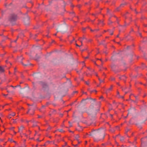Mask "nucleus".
Listing matches in <instances>:
<instances>
[{
  "instance_id": "nucleus-1",
  "label": "nucleus",
  "mask_w": 147,
  "mask_h": 147,
  "mask_svg": "<svg viewBox=\"0 0 147 147\" xmlns=\"http://www.w3.org/2000/svg\"><path fill=\"white\" fill-rule=\"evenodd\" d=\"M79 137L80 136L79 135H76L75 137V138H76V140H75L74 142H72V145L74 147H77L78 144H80V142L79 141V140H78Z\"/></svg>"
},
{
  "instance_id": "nucleus-2",
  "label": "nucleus",
  "mask_w": 147,
  "mask_h": 147,
  "mask_svg": "<svg viewBox=\"0 0 147 147\" xmlns=\"http://www.w3.org/2000/svg\"><path fill=\"white\" fill-rule=\"evenodd\" d=\"M17 18V16L14 14H12L11 15L9 18V20L10 21H14Z\"/></svg>"
},
{
  "instance_id": "nucleus-3",
  "label": "nucleus",
  "mask_w": 147,
  "mask_h": 147,
  "mask_svg": "<svg viewBox=\"0 0 147 147\" xmlns=\"http://www.w3.org/2000/svg\"><path fill=\"white\" fill-rule=\"evenodd\" d=\"M112 70L115 72L119 71L118 70V67L115 65H112L111 67Z\"/></svg>"
},
{
  "instance_id": "nucleus-4",
  "label": "nucleus",
  "mask_w": 147,
  "mask_h": 147,
  "mask_svg": "<svg viewBox=\"0 0 147 147\" xmlns=\"http://www.w3.org/2000/svg\"><path fill=\"white\" fill-rule=\"evenodd\" d=\"M117 18L115 16H112L111 17H110L109 19V21H111V20L113 21H114L116 20H117Z\"/></svg>"
},
{
  "instance_id": "nucleus-5",
  "label": "nucleus",
  "mask_w": 147,
  "mask_h": 147,
  "mask_svg": "<svg viewBox=\"0 0 147 147\" xmlns=\"http://www.w3.org/2000/svg\"><path fill=\"white\" fill-rule=\"evenodd\" d=\"M19 132L22 133L24 129V127L23 126H21L20 127H18Z\"/></svg>"
},
{
  "instance_id": "nucleus-6",
  "label": "nucleus",
  "mask_w": 147,
  "mask_h": 147,
  "mask_svg": "<svg viewBox=\"0 0 147 147\" xmlns=\"http://www.w3.org/2000/svg\"><path fill=\"white\" fill-rule=\"evenodd\" d=\"M16 115V113L14 112H12L11 114H9L7 116L8 118L10 119L11 118V116H14Z\"/></svg>"
},
{
  "instance_id": "nucleus-7",
  "label": "nucleus",
  "mask_w": 147,
  "mask_h": 147,
  "mask_svg": "<svg viewBox=\"0 0 147 147\" xmlns=\"http://www.w3.org/2000/svg\"><path fill=\"white\" fill-rule=\"evenodd\" d=\"M113 85H111L110 88L107 90L106 92H108L110 91H112L113 89Z\"/></svg>"
},
{
  "instance_id": "nucleus-8",
  "label": "nucleus",
  "mask_w": 147,
  "mask_h": 147,
  "mask_svg": "<svg viewBox=\"0 0 147 147\" xmlns=\"http://www.w3.org/2000/svg\"><path fill=\"white\" fill-rule=\"evenodd\" d=\"M101 24V25L102 26H103L104 25V24L103 23V20H98V24Z\"/></svg>"
},
{
  "instance_id": "nucleus-9",
  "label": "nucleus",
  "mask_w": 147,
  "mask_h": 147,
  "mask_svg": "<svg viewBox=\"0 0 147 147\" xmlns=\"http://www.w3.org/2000/svg\"><path fill=\"white\" fill-rule=\"evenodd\" d=\"M5 71V70L1 66H0V73H4Z\"/></svg>"
},
{
  "instance_id": "nucleus-10",
  "label": "nucleus",
  "mask_w": 147,
  "mask_h": 147,
  "mask_svg": "<svg viewBox=\"0 0 147 147\" xmlns=\"http://www.w3.org/2000/svg\"><path fill=\"white\" fill-rule=\"evenodd\" d=\"M28 112L30 113V114L31 115L33 114L34 113V111L32 110H29Z\"/></svg>"
},
{
  "instance_id": "nucleus-11",
  "label": "nucleus",
  "mask_w": 147,
  "mask_h": 147,
  "mask_svg": "<svg viewBox=\"0 0 147 147\" xmlns=\"http://www.w3.org/2000/svg\"><path fill=\"white\" fill-rule=\"evenodd\" d=\"M117 97L118 98H121V96L119 95V93L118 90L117 91Z\"/></svg>"
},
{
  "instance_id": "nucleus-12",
  "label": "nucleus",
  "mask_w": 147,
  "mask_h": 147,
  "mask_svg": "<svg viewBox=\"0 0 147 147\" xmlns=\"http://www.w3.org/2000/svg\"><path fill=\"white\" fill-rule=\"evenodd\" d=\"M85 21L86 22H90V21L91 22H93V21L92 20H90V19L89 18H87V19H86Z\"/></svg>"
},
{
  "instance_id": "nucleus-13",
  "label": "nucleus",
  "mask_w": 147,
  "mask_h": 147,
  "mask_svg": "<svg viewBox=\"0 0 147 147\" xmlns=\"http://www.w3.org/2000/svg\"><path fill=\"white\" fill-rule=\"evenodd\" d=\"M58 130L59 131V132H61L62 133H64L65 131L64 130H63V129H59Z\"/></svg>"
},
{
  "instance_id": "nucleus-14",
  "label": "nucleus",
  "mask_w": 147,
  "mask_h": 147,
  "mask_svg": "<svg viewBox=\"0 0 147 147\" xmlns=\"http://www.w3.org/2000/svg\"><path fill=\"white\" fill-rule=\"evenodd\" d=\"M112 21H113L112 20H111V21H109V22H108V24L109 25H110L111 23H112V22H113Z\"/></svg>"
},
{
  "instance_id": "nucleus-15",
  "label": "nucleus",
  "mask_w": 147,
  "mask_h": 147,
  "mask_svg": "<svg viewBox=\"0 0 147 147\" xmlns=\"http://www.w3.org/2000/svg\"><path fill=\"white\" fill-rule=\"evenodd\" d=\"M115 78L114 77H111L110 79V80L111 81H113L115 80Z\"/></svg>"
},
{
  "instance_id": "nucleus-16",
  "label": "nucleus",
  "mask_w": 147,
  "mask_h": 147,
  "mask_svg": "<svg viewBox=\"0 0 147 147\" xmlns=\"http://www.w3.org/2000/svg\"><path fill=\"white\" fill-rule=\"evenodd\" d=\"M85 83L87 85H89L90 84V82L89 81H86L85 82Z\"/></svg>"
},
{
  "instance_id": "nucleus-17",
  "label": "nucleus",
  "mask_w": 147,
  "mask_h": 147,
  "mask_svg": "<svg viewBox=\"0 0 147 147\" xmlns=\"http://www.w3.org/2000/svg\"><path fill=\"white\" fill-rule=\"evenodd\" d=\"M68 123L70 125H69V127H67V128L69 127H69H71L72 126V125H71V123H70V121H69L68 122Z\"/></svg>"
},
{
  "instance_id": "nucleus-18",
  "label": "nucleus",
  "mask_w": 147,
  "mask_h": 147,
  "mask_svg": "<svg viewBox=\"0 0 147 147\" xmlns=\"http://www.w3.org/2000/svg\"><path fill=\"white\" fill-rule=\"evenodd\" d=\"M67 142H65V145H62V147H64L65 146L67 145Z\"/></svg>"
},
{
  "instance_id": "nucleus-19",
  "label": "nucleus",
  "mask_w": 147,
  "mask_h": 147,
  "mask_svg": "<svg viewBox=\"0 0 147 147\" xmlns=\"http://www.w3.org/2000/svg\"><path fill=\"white\" fill-rule=\"evenodd\" d=\"M120 140L122 141H123L124 140V138L123 137H121V138H120Z\"/></svg>"
},
{
  "instance_id": "nucleus-20",
  "label": "nucleus",
  "mask_w": 147,
  "mask_h": 147,
  "mask_svg": "<svg viewBox=\"0 0 147 147\" xmlns=\"http://www.w3.org/2000/svg\"><path fill=\"white\" fill-rule=\"evenodd\" d=\"M79 40L81 42V44H82V38H79Z\"/></svg>"
},
{
  "instance_id": "nucleus-21",
  "label": "nucleus",
  "mask_w": 147,
  "mask_h": 147,
  "mask_svg": "<svg viewBox=\"0 0 147 147\" xmlns=\"http://www.w3.org/2000/svg\"><path fill=\"white\" fill-rule=\"evenodd\" d=\"M22 65L24 66H27L28 65L27 64H24L22 62Z\"/></svg>"
},
{
  "instance_id": "nucleus-22",
  "label": "nucleus",
  "mask_w": 147,
  "mask_h": 147,
  "mask_svg": "<svg viewBox=\"0 0 147 147\" xmlns=\"http://www.w3.org/2000/svg\"><path fill=\"white\" fill-rule=\"evenodd\" d=\"M10 141L11 142H16L15 141L13 140L12 139H10Z\"/></svg>"
},
{
  "instance_id": "nucleus-23",
  "label": "nucleus",
  "mask_w": 147,
  "mask_h": 147,
  "mask_svg": "<svg viewBox=\"0 0 147 147\" xmlns=\"http://www.w3.org/2000/svg\"><path fill=\"white\" fill-rule=\"evenodd\" d=\"M126 89V88L125 87L124 88H122V90L124 91L125 90V89Z\"/></svg>"
},
{
  "instance_id": "nucleus-24",
  "label": "nucleus",
  "mask_w": 147,
  "mask_h": 147,
  "mask_svg": "<svg viewBox=\"0 0 147 147\" xmlns=\"http://www.w3.org/2000/svg\"><path fill=\"white\" fill-rule=\"evenodd\" d=\"M64 122H65V121H63V124L62 125V127H65V125H64Z\"/></svg>"
},
{
  "instance_id": "nucleus-25",
  "label": "nucleus",
  "mask_w": 147,
  "mask_h": 147,
  "mask_svg": "<svg viewBox=\"0 0 147 147\" xmlns=\"http://www.w3.org/2000/svg\"><path fill=\"white\" fill-rule=\"evenodd\" d=\"M82 65H83L82 67H83L84 66H85V63H84V62H82Z\"/></svg>"
},
{
  "instance_id": "nucleus-26",
  "label": "nucleus",
  "mask_w": 147,
  "mask_h": 147,
  "mask_svg": "<svg viewBox=\"0 0 147 147\" xmlns=\"http://www.w3.org/2000/svg\"><path fill=\"white\" fill-rule=\"evenodd\" d=\"M115 11H119V8L118 7V8H117L116 9Z\"/></svg>"
},
{
  "instance_id": "nucleus-27",
  "label": "nucleus",
  "mask_w": 147,
  "mask_h": 147,
  "mask_svg": "<svg viewBox=\"0 0 147 147\" xmlns=\"http://www.w3.org/2000/svg\"><path fill=\"white\" fill-rule=\"evenodd\" d=\"M77 6L79 8H80L81 7V5H78Z\"/></svg>"
},
{
  "instance_id": "nucleus-28",
  "label": "nucleus",
  "mask_w": 147,
  "mask_h": 147,
  "mask_svg": "<svg viewBox=\"0 0 147 147\" xmlns=\"http://www.w3.org/2000/svg\"><path fill=\"white\" fill-rule=\"evenodd\" d=\"M125 78V77L124 76H122V77H121V78H121L122 79H123V78Z\"/></svg>"
},
{
  "instance_id": "nucleus-29",
  "label": "nucleus",
  "mask_w": 147,
  "mask_h": 147,
  "mask_svg": "<svg viewBox=\"0 0 147 147\" xmlns=\"http://www.w3.org/2000/svg\"><path fill=\"white\" fill-rule=\"evenodd\" d=\"M36 140L38 142H40L41 141V140H40L38 138Z\"/></svg>"
},
{
  "instance_id": "nucleus-30",
  "label": "nucleus",
  "mask_w": 147,
  "mask_h": 147,
  "mask_svg": "<svg viewBox=\"0 0 147 147\" xmlns=\"http://www.w3.org/2000/svg\"><path fill=\"white\" fill-rule=\"evenodd\" d=\"M95 92L96 93L97 92V91L96 90H94L92 91V92Z\"/></svg>"
},
{
  "instance_id": "nucleus-31",
  "label": "nucleus",
  "mask_w": 147,
  "mask_h": 147,
  "mask_svg": "<svg viewBox=\"0 0 147 147\" xmlns=\"http://www.w3.org/2000/svg\"><path fill=\"white\" fill-rule=\"evenodd\" d=\"M139 36H140L141 37H142L141 34V33H139Z\"/></svg>"
},
{
  "instance_id": "nucleus-32",
  "label": "nucleus",
  "mask_w": 147,
  "mask_h": 147,
  "mask_svg": "<svg viewBox=\"0 0 147 147\" xmlns=\"http://www.w3.org/2000/svg\"><path fill=\"white\" fill-rule=\"evenodd\" d=\"M113 31H112L111 33H110V34H111V35H113Z\"/></svg>"
},
{
  "instance_id": "nucleus-33",
  "label": "nucleus",
  "mask_w": 147,
  "mask_h": 147,
  "mask_svg": "<svg viewBox=\"0 0 147 147\" xmlns=\"http://www.w3.org/2000/svg\"><path fill=\"white\" fill-rule=\"evenodd\" d=\"M69 131L70 132H72V133H74V132H73V131H70V130H69Z\"/></svg>"
},
{
  "instance_id": "nucleus-34",
  "label": "nucleus",
  "mask_w": 147,
  "mask_h": 147,
  "mask_svg": "<svg viewBox=\"0 0 147 147\" xmlns=\"http://www.w3.org/2000/svg\"><path fill=\"white\" fill-rule=\"evenodd\" d=\"M103 98V97L102 96H101L99 98H100V99H101V98Z\"/></svg>"
},
{
  "instance_id": "nucleus-35",
  "label": "nucleus",
  "mask_w": 147,
  "mask_h": 147,
  "mask_svg": "<svg viewBox=\"0 0 147 147\" xmlns=\"http://www.w3.org/2000/svg\"><path fill=\"white\" fill-rule=\"evenodd\" d=\"M83 94H85L86 95L87 94V93L86 92H83Z\"/></svg>"
},
{
  "instance_id": "nucleus-36",
  "label": "nucleus",
  "mask_w": 147,
  "mask_h": 147,
  "mask_svg": "<svg viewBox=\"0 0 147 147\" xmlns=\"http://www.w3.org/2000/svg\"><path fill=\"white\" fill-rule=\"evenodd\" d=\"M121 98H122L123 99L124 98V96H121Z\"/></svg>"
},
{
  "instance_id": "nucleus-37",
  "label": "nucleus",
  "mask_w": 147,
  "mask_h": 147,
  "mask_svg": "<svg viewBox=\"0 0 147 147\" xmlns=\"http://www.w3.org/2000/svg\"><path fill=\"white\" fill-rule=\"evenodd\" d=\"M12 120L13 121V123H15V120H14V119H12Z\"/></svg>"
},
{
  "instance_id": "nucleus-38",
  "label": "nucleus",
  "mask_w": 147,
  "mask_h": 147,
  "mask_svg": "<svg viewBox=\"0 0 147 147\" xmlns=\"http://www.w3.org/2000/svg\"><path fill=\"white\" fill-rule=\"evenodd\" d=\"M76 46H78V47H80V46L79 45H78L77 43H76Z\"/></svg>"
},
{
  "instance_id": "nucleus-39",
  "label": "nucleus",
  "mask_w": 147,
  "mask_h": 147,
  "mask_svg": "<svg viewBox=\"0 0 147 147\" xmlns=\"http://www.w3.org/2000/svg\"><path fill=\"white\" fill-rule=\"evenodd\" d=\"M116 84H117L118 85V86H120L119 84V83L117 82V83H116Z\"/></svg>"
},
{
  "instance_id": "nucleus-40",
  "label": "nucleus",
  "mask_w": 147,
  "mask_h": 147,
  "mask_svg": "<svg viewBox=\"0 0 147 147\" xmlns=\"http://www.w3.org/2000/svg\"><path fill=\"white\" fill-rule=\"evenodd\" d=\"M13 132L14 133V134H16V132H15L14 130H13Z\"/></svg>"
},
{
  "instance_id": "nucleus-41",
  "label": "nucleus",
  "mask_w": 147,
  "mask_h": 147,
  "mask_svg": "<svg viewBox=\"0 0 147 147\" xmlns=\"http://www.w3.org/2000/svg\"><path fill=\"white\" fill-rule=\"evenodd\" d=\"M88 57H86L85 58V59H88Z\"/></svg>"
},
{
  "instance_id": "nucleus-42",
  "label": "nucleus",
  "mask_w": 147,
  "mask_h": 147,
  "mask_svg": "<svg viewBox=\"0 0 147 147\" xmlns=\"http://www.w3.org/2000/svg\"><path fill=\"white\" fill-rule=\"evenodd\" d=\"M97 60H100L101 61H102V60L101 59H97Z\"/></svg>"
},
{
  "instance_id": "nucleus-43",
  "label": "nucleus",
  "mask_w": 147,
  "mask_h": 147,
  "mask_svg": "<svg viewBox=\"0 0 147 147\" xmlns=\"http://www.w3.org/2000/svg\"><path fill=\"white\" fill-rule=\"evenodd\" d=\"M85 144H86L87 143V141H85Z\"/></svg>"
},
{
  "instance_id": "nucleus-44",
  "label": "nucleus",
  "mask_w": 147,
  "mask_h": 147,
  "mask_svg": "<svg viewBox=\"0 0 147 147\" xmlns=\"http://www.w3.org/2000/svg\"><path fill=\"white\" fill-rule=\"evenodd\" d=\"M119 34H118L117 36V37H119Z\"/></svg>"
},
{
  "instance_id": "nucleus-45",
  "label": "nucleus",
  "mask_w": 147,
  "mask_h": 147,
  "mask_svg": "<svg viewBox=\"0 0 147 147\" xmlns=\"http://www.w3.org/2000/svg\"><path fill=\"white\" fill-rule=\"evenodd\" d=\"M143 139H144V138H142V139H141V141H142V140H143Z\"/></svg>"
},
{
  "instance_id": "nucleus-46",
  "label": "nucleus",
  "mask_w": 147,
  "mask_h": 147,
  "mask_svg": "<svg viewBox=\"0 0 147 147\" xmlns=\"http://www.w3.org/2000/svg\"><path fill=\"white\" fill-rule=\"evenodd\" d=\"M92 15L96 16V14H93V13L92 14Z\"/></svg>"
},
{
  "instance_id": "nucleus-47",
  "label": "nucleus",
  "mask_w": 147,
  "mask_h": 147,
  "mask_svg": "<svg viewBox=\"0 0 147 147\" xmlns=\"http://www.w3.org/2000/svg\"><path fill=\"white\" fill-rule=\"evenodd\" d=\"M95 75L96 76H98V74L97 73Z\"/></svg>"
},
{
  "instance_id": "nucleus-48",
  "label": "nucleus",
  "mask_w": 147,
  "mask_h": 147,
  "mask_svg": "<svg viewBox=\"0 0 147 147\" xmlns=\"http://www.w3.org/2000/svg\"><path fill=\"white\" fill-rule=\"evenodd\" d=\"M128 92H125V94H126Z\"/></svg>"
},
{
  "instance_id": "nucleus-49",
  "label": "nucleus",
  "mask_w": 147,
  "mask_h": 147,
  "mask_svg": "<svg viewBox=\"0 0 147 147\" xmlns=\"http://www.w3.org/2000/svg\"><path fill=\"white\" fill-rule=\"evenodd\" d=\"M107 13L109 12V9H107Z\"/></svg>"
},
{
  "instance_id": "nucleus-50",
  "label": "nucleus",
  "mask_w": 147,
  "mask_h": 147,
  "mask_svg": "<svg viewBox=\"0 0 147 147\" xmlns=\"http://www.w3.org/2000/svg\"><path fill=\"white\" fill-rule=\"evenodd\" d=\"M40 117H40V116H38V118H40Z\"/></svg>"
},
{
  "instance_id": "nucleus-51",
  "label": "nucleus",
  "mask_w": 147,
  "mask_h": 147,
  "mask_svg": "<svg viewBox=\"0 0 147 147\" xmlns=\"http://www.w3.org/2000/svg\"><path fill=\"white\" fill-rule=\"evenodd\" d=\"M109 37L106 36V38H109Z\"/></svg>"
},
{
  "instance_id": "nucleus-52",
  "label": "nucleus",
  "mask_w": 147,
  "mask_h": 147,
  "mask_svg": "<svg viewBox=\"0 0 147 147\" xmlns=\"http://www.w3.org/2000/svg\"><path fill=\"white\" fill-rule=\"evenodd\" d=\"M94 64H95L96 65H97V64H96V62H94Z\"/></svg>"
},
{
  "instance_id": "nucleus-53",
  "label": "nucleus",
  "mask_w": 147,
  "mask_h": 147,
  "mask_svg": "<svg viewBox=\"0 0 147 147\" xmlns=\"http://www.w3.org/2000/svg\"><path fill=\"white\" fill-rule=\"evenodd\" d=\"M110 115L111 116V117H112V116H113V115H112L111 114V115Z\"/></svg>"
},
{
  "instance_id": "nucleus-54",
  "label": "nucleus",
  "mask_w": 147,
  "mask_h": 147,
  "mask_svg": "<svg viewBox=\"0 0 147 147\" xmlns=\"http://www.w3.org/2000/svg\"><path fill=\"white\" fill-rule=\"evenodd\" d=\"M21 121H22V122L23 121V119H22V120H21Z\"/></svg>"
},
{
  "instance_id": "nucleus-55",
  "label": "nucleus",
  "mask_w": 147,
  "mask_h": 147,
  "mask_svg": "<svg viewBox=\"0 0 147 147\" xmlns=\"http://www.w3.org/2000/svg\"><path fill=\"white\" fill-rule=\"evenodd\" d=\"M131 95H133V94H130V96H129L130 97L131 96Z\"/></svg>"
},
{
  "instance_id": "nucleus-56",
  "label": "nucleus",
  "mask_w": 147,
  "mask_h": 147,
  "mask_svg": "<svg viewBox=\"0 0 147 147\" xmlns=\"http://www.w3.org/2000/svg\"><path fill=\"white\" fill-rule=\"evenodd\" d=\"M86 28H84V29H83V30H85Z\"/></svg>"
},
{
  "instance_id": "nucleus-57",
  "label": "nucleus",
  "mask_w": 147,
  "mask_h": 147,
  "mask_svg": "<svg viewBox=\"0 0 147 147\" xmlns=\"http://www.w3.org/2000/svg\"><path fill=\"white\" fill-rule=\"evenodd\" d=\"M87 68H88V69H90V68H89V67H87Z\"/></svg>"
},
{
  "instance_id": "nucleus-58",
  "label": "nucleus",
  "mask_w": 147,
  "mask_h": 147,
  "mask_svg": "<svg viewBox=\"0 0 147 147\" xmlns=\"http://www.w3.org/2000/svg\"><path fill=\"white\" fill-rule=\"evenodd\" d=\"M90 30L91 31H93L92 29H90Z\"/></svg>"
},
{
  "instance_id": "nucleus-59",
  "label": "nucleus",
  "mask_w": 147,
  "mask_h": 147,
  "mask_svg": "<svg viewBox=\"0 0 147 147\" xmlns=\"http://www.w3.org/2000/svg\"><path fill=\"white\" fill-rule=\"evenodd\" d=\"M54 35L55 36H56V35H57V34H55Z\"/></svg>"
},
{
  "instance_id": "nucleus-60",
  "label": "nucleus",
  "mask_w": 147,
  "mask_h": 147,
  "mask_svg": "<svg viewBox=\"0 0 147 147\" xmlns=\"http://www.w3.org/2000/svg\"><path fill=\"white\" fill-rule=\"evenodd\" d=\"M12 129H14V127H13L12 128Z\"/></svg>"
},
{
  "instance_id": "nucleus-61",
  "label": "nucleus",
  "mask_w": 147,
  "mask_h": 147,
  "mask_svg": "<svg viewBox=\"0 0 147 147\" xmlns=\"http://www.w3.org/2000/svg\"><path fill=\"white\" fill-rule=\"evenodd\" d=\"M144 26L145 27H146L147 25H145Z\"/></svg>"
},
{
  "instance_id": "nucleus-62",
  "label": "nucleus",
  "mask_w": 147,
  "mask_h": 147,
  "mask_svg": "<svg viewBox=\"0 0 147 147\" xmlns=\"http://www.w3.org/2000/svg\"><path fill=\"white\" fill-rule=\"evenodd\" d=\"M93 100H94L95 101L96 100V99H93Z\"/></svg>"
},
{
  "instance_id": "nucleus-63",
  "label": "nucleus",
  "mask_w": 147,
  "mask_h": 147,
  "mask_svg": "<svg viewBox=\"0 0 147 147\" xmlns=\"http://www.w3.org/2000/svg\"><path fill=\"white\" fill-rule=\"evenodd\" d=\"M11 86L12 87H13V86Z\"/></svg>"
},
{
  "instance_id": "nucleus-64",
  "label": "nucleus",
  "mask_w": 147,
  "mask_h": 147,
  "mask_svg": "<svg viewBox=\"0 0 147 147\" xmlns=\"http://www.w3.org/2000/svg\"><path fill=\"white\" fill-rule=\"evenodd\" d=\"M82 80H83V78H82Z\"/></svg>"
}]
</instances>
